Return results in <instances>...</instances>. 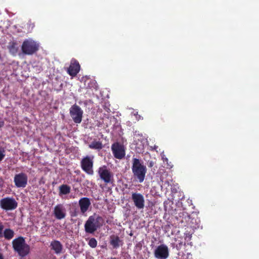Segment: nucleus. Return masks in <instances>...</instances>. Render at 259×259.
Here are the masks:
<instances>
[{
	"mask_svg": "<svg viewBox=\"0 0 259 259\" xmlns=\"http://www.w3.org/2000/svg\"><path fill=\"white\" fill-rule=\"evenodd\" d=\"M14 182L17 188L26 187L28 183V176L24 172L16 174L14 177Z\"/></svg>",
	"mask_w": 259,
	"mask_h": 259,
	"instance_id": "obj_10",
	"label": "nucleus"
},
{
	"mask_svg": "<svg viewBox=\"0 0 259 259\" xmlns=\"http://www.w3.org/2000/svg\"><path fill=\"white\" fill-rule=\"evenodd\" d=\"M50 247L54 252L57 254H60L62 252L63 247L61 242L58 240H53L50 243Z\"/></svg>",
	"mask_w": 259,
	"mask_h": 259,
	"instance_id": "obj_17",
	"label": "nucleus"
},
{
	"mask_svg": "<svg viewBox=\"0 0 259 259\" xmlns=\"http://www.w3.org/2000/svg\"><path fill=\"white\" fill-rule=\"evenodd\" d=\"M15 44H13V45L11 46V48H14Z\"/></svg>",
	"mask_w": 259,
	"mask_h": 259,
	"instance_id": "obj_30",
	"label": "nucleus"
},
{
	"mask_svg": "<svg viewBox=\"0 0 259 259\" xmlns=\"http://www.w3.org/2000/svg\"><path fill=\"white\" fill-rule=\"evenodd\" d=\"M89 245L92 248H95L97 246V241L94 238H91L88 242Z\"/></svg>",
	"mask_w": 259,
	"mask_h": 259,
	"instance_id": "obj_21",
	"label": "nucleus"
},
{
	"mask_svg": "<svg viewBox=\"0 0 259 259\" xmlns=\"http://www.w3.org/2000/svg\"><path fill=\"white\" fill-rule=\"evenodd\" d=\"M3 237L8 240L12 239L15 235L14 231L11 229H6L3 233Z\"/></svg>",
	"mask_w": 259,
	"mask_h": 259,
	"instance_id": "obj_19",
	"label": "nucleus"
},
{
	"mask_svg": "<svg viewBox=\"0 0 259 259\" xmlns=\"http://www.w3.org/2000/svg\"><path fill=\"white\" fill-rule=\"evenodd\" d=\"M5 150L4 148L0 147V162L3 160L5 157Z\"/></svg>",
	"mask_w": 259,
	"mask_h": 259,
	"instance_id": "obj_22",
	"label": "nucleus"
},
{
	"mask_svg": "<svg viewBox=\"0 0 259 259\" xmlns=\"http://www.w3.org/2000/svg\"><path fill=\"white\" fill-rule=\"evenodd\" d=\"M82 169L89 175L94 174L93 157L87 156L83 158L80 162Z\"/></svg>",
	"mask_w": 259,
	"mask_h": 259,
	"instance_id": "obj_7",
	"label": "nucleus"
},
{
	"mask_svg": "<svg viewBox=\"0 0 259 259\" xmlns=\"http://www.w3.org/2000/svg\"><path fill=\"white\" fill-rule=\"evenodd\" d=\"M111 150L113 156L117 159H122L125 155L124 146L118 142L114 143L112 145Z\"/></svg>",
	"mask_w": 259,
	"mask_h": 259,
	"instance_id": "obj_9",
	"label": "nucleus"
},
{
	"mask_svg": "<svg viewBox=\"0 0 259 259\" xmlns=\"http://www.w3.org/2000/svg\"><path fill=\"white\" fill-rule=\"evenodd\" d=\"M70 114L75 123H81L82 118L83 111L79 106L76 104L72 105L70 108Z\"/></svg>",
	"mask_w": 259,
	"mask_h": 259,
	"instance_id": "obj_8",
	"label": "nucleus"
},
{
	"mask_svg": "<svg viewBox=\"0 0 259 259\" xmlns=\"http://www.w3.org/2000/svg\"><path fill=\"white\" fill-rule=\"evenodd\" d=\"M78 204L80 207L81 212L82 213H84L89 209L91 203L90 199L89 198L82 197L79 200Z\"/></svg>",
	"mask_w": 259,
	"mask_h": 259,
	"instance_id": "obj_15",
	"label": "nucleus"
},
{
	"mask_svg": "<svg viewBox=\"0 0 259 259\" xmlns=\"http://www.w3.org/2000/svg\"><path fill=\"white\" fill-rule=\"evenodd\" d=\"M132 170L134 179L140 183L143 182L147 172V168L141 163L139 159L133 158Z\"/></svg>",
	"mask_w": 259,
	"mask_h": 259,
	"instance_id": "obj_1",
	"label": "nucleus"
},
{
	"mask_svg": "<svg viewBox=\"0 0 259 259\" xmlns=\"http://www.w3.org/2000/svg\"><path fill=\"white\" fill-rule=\"evenodd\" d=\"M80 66L79 62L75 59L71 60L69 67L67 68V73L72 77H75L79 72Z\"/></svg>",
	"mask_w": 259,
	"mask_h": 259,
	"instance_id": "obj_14",
	"label": "nucleus"
},
{
	"mask_svg": "<svg viewBox=\"0 0 259 259\" xmlns=\"http://www.w3.org/2000/svg\"><path fill=\"white\" fill-rule=\"evenodd\" d=\"M59 194L60 196L62 195H67L70 193L71 188L67 185L63 184L59 187Z\"/></svg>",
	"mask_w": 259,
	"mask_h": 259,
	"instance_id": "obj_18",
	"label": "nucleus"
},
{
	"mask_svg": "<svg viewBox=\"0 0 259 259\" xmlns=\"http://www.w3.org/2000/svg\"><path fill=\"white\" fill-rule=\"evenodd\" d=\"M4 229V226L2 224H0V237H3V231Z\"/></svg>",
	"mask_w": 259,
	"mask_h": 259,
	"instance_id": "obj_24",
	"label": "nucleus"
},
{
	"mask_svg": "<svg viewBox=\"0 0 259 259\" xmlns=\"http://www.w3.org/2000/svg\"><path fill=\"white\" fill-rule=\"evenodd\" d=\"M162 159H163V162H166L167 163L168 162V159L167 158H164L163 157H162Z\"/></svg>",
	"mask_w": 259,
	"mask_h": 259,
	"instance_id": "obj_28",
	"label": "nucleus"
},
{
	"mask_svg": "<svg viewBox=\"0 0 259 259\" xmlns=\"http://www.w3.org/2000/svg\"><path fill=\"white\" fill-rule=\"evenodd\" d=\"M154 165V162L153 161H150L148 164V166L149 167H152Z\"/></svg>",
	"mask_w": 259,
	"mask_h": 259,
	"instance_id": "obj_26",
	"label": "nucleus"
},
{
	"mask_svg": "<svg viewBox=\"0 0 259 259\" xmlns=\"http://www.w3.org/2000/svg\"><path fill=\"white\" fill-rule=\"evenodd\" d=\"M89 147L92 149L100 150L103 148V145L101 141L95 140L89 145Z\"/></svg>",
	"mask_w": 259,
	"mask_h": 259,
	"instance_id": "obj_20",
	"label": "nucleus"
},
{
	"mask_svg": "<svg viewBox=\"0 0 259 259\" xmlns=\"http://www.w3.org/2000/svg\"><path fill=\"white\" fill-rule=\"evenodd\" d=\"M1 207L5 210H12L18 206V203L13 197H5L0 200Z\"/></svg>",
	"mask_w": 259,
	"mask_h": 259,
	"instance_id": "obj_6",
	"label": "nucleus"
},
{
	"mask_svg": "<svg viewBox=\"0 0 259 259\" xmlns=\"http://www.w3.org/2000/svg\"><path fill=\"white\" fill-rule=\"evenodd\" d=\"M12 246L14 251L18 253L19 256L24 257L30 252V246L22 236H19L12 241Z\"/></svg>",
	"mask_w": 259,
	"mask_h": 259,
	"instance_id": "obj_3",
	"label": "nucleus"
},
{
	"mask_svg": "<svg viewBox=\"0 0 259 259\" xmlns=\"http://www.w3.org/2000/svg\"><path fill=\"white\" fill-rule=\"evenodd\" d=\"M104 222L102 217L95 214L91 215L84 224L85 231L87 233L93 234L103 226Z\"/></svg>",
	"mask_w": 259,
	"mask_h": 259,
	"instance_id": "obj_2",
	"label": "nucleus"
},
{
	"mask_svg": "<svg viewBox=\"0 0 259 259\" xmlns=\"http://www.w3.org/2000/svg\"><path fill=\"white\" fill-rule=\"evenodd\" d=\"M168 255V248L164 244L159 245L154 251V256L158 259H166Z\"/></svg>",
	"mask_w": 259,
	"mask_h": 259,
	"instance_id": "obj_11",
	"label": "nucleus"
},
{
	"mask_svg": "<svg viewBox=\"0 0 259 259\" xmlns=\"http://www.w3.org/2000/svg\"><path fill=\"white\" fill-rule=\"evenodd\" d=\"M110 259H116V257H111Z\"/></svg>",
	"mask_w": 259,
	"mask_h": 259,
	"instance_id": "obj_31",
	"label": "nucleus"
},
{
	"mask_svg": "<svg viewBox=\"0 0 259 259\" xmlns=\"http://www.w3.org/2000/svg\"><path fill=\"white\" fill-rule=\"evenodd\" d=\"M4 125V122L3 121H0V128H2Z\"/></svg>",
	"mask_w": 259,
	"mask_h": 259,
	"instance_id": "obj_27",
	"label": "nucleus"
},
{
	"mask_svg": "<svg viewBox=\"0 0 259 259\" xmlns=\"http://www.w3.org/2000/svg\"><path fill=\"white\" fill-rule=\"evenodd\" d=\"M39 45L32 40L26 39L22 44L21 49L24 54L32 55L38 50Z\"/></svg>",
	"mask_w": 259,
	"mask_h": 259,
	"instance_id": "obj_5",
	"label": "nucleus"
},
{
	"mask_svg": "<svg viewBox=\"0 0 259 259\" xmlns=\"http://www.w3.org/2000/svg\"><path fill=\"white\" fill-rule=\"evenodd\" d=\"M53 214L57 220H61L65 218L66 216V210L63 204H58L53 210Z\"/></svg>",
	"mask_w": 259,
	"mask_h": 259,
	"instance_id": "obj_12",
	"label": "nucleus"
},
{
	"mask_svg": "<svg viewBox=\"0 0 259 259\" xmlns=\"http://www.w3.org/2000/svg\"><path fill=\"white\" fill-rule=\"evenodd\" d=\"M0 259H4L3 255L2 253L0 252Z\"/></svg>",
	"mask_w": 259,
	"mask_h": 259,
	"instance_id": "obj_29",
	"label": "nucleus"
},
{
	"mask_svg": "<svg viewBox=\"0 0 259 259\" xmlns=\"http://www.w3.org/2000/svg\"><path fill=\"white\" fill-rule=\"evenodd\" d=\"M70 215L71 217H75L77 215V212L76 211L71 212Z\"/></svg>",
	"mask_w": 259,
	"mask_h": 259,
	"instance_id": "obj_25",
	"label": "nucleus"
},
{
	"mask_svg": "<svg viewBox=\"0 0 259 259\" xmlns=\"http://www.w3.org/2000/svg\"><path fill=\"white\" fill-rule=\"evenodd\" d=\"M132 199L135 206L138 209H143L145 206V200L144 196L139 193H133Z\"/></svg>",
	"mask_w": 259,
	"mask_h": 259,
	"instance_id": "obj_13",
	"label": "nucleus"
},
{
	"mask_svg": "<svg viewBox=\"0 0 259 259\" xmlns=\"http://www.w3.org/2000/svg\"><path fill=\"white\" fill-rule=\"evenodd\" d=\"M98 174L100 179L105 184H112L114 182L113 174L106 165L100 167L98 170Z\"/></svg>",
	"mask_w": 259,
	"mask_h": 259,
	"instance_id": "obj_4",
	"label": "nucleus"
},
{
	"mask_svg": "<svg viewBox=\"0 0 259 259\" xmlns=\"http://www.w3.org/2000/svg\"><path fill=\"white\" fill-rule=\"evenodd\" d=\"M109 243L114 249L118 248L123 245V241L120 239L118 236L111 235L109 238Z\"/></svg>",
	"mask_w": 259,
	"mask_h": 259,
	"instance_id": "obj_16",
	"label": "nucleus"
},
{
	"mask_svg": "<svg viewBox=\"0 0 259 259\" xmlns=\"http://www.w3.org/2000/svg\"><path fill=\"white\" fill-rule=\"evenodd\" d=\"M103 108L108 113H109L111 111L109 105L105 104V105L103 106Z\"/></svg>",
	"mask_w": 259,
	"mask_h": 259,
	"instance_id": "obj_23",
	"label": "nucleus"
}]
</instances>
